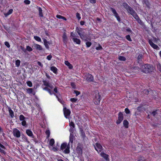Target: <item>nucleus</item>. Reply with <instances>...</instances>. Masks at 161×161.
<instances>
[{
    "label": "nucleus",
    "instance_id": "obj_49",
    "mask_svg": "<svg viewBox=\"0 0 161 161\" xmlns=\"http://www.w3.org/2000/svg\"><path fill=\"white\" fill-rule=\"evenodd\" d=\"M143 92L144 94H148L149 92V91H148V90L145 89L143 91Z\"/></svg>",
    "mask_w": 161,
    "mask_h": 161
},
{
    "label": "nucleus",
    "instance_id": "obj_7",
    "mask_svg": "<svg viewBox=\"0 0 161 161\" xmlns=\"http://www.w3.org/2000/svg\"><path fill=\"white\" fill-rule=\"evenodd\" d=\"M13 132V135L15 136L18 138L20 137V133L19 131L17 129H14Z\"/></svg>",
    "mask_w": 161,
    "mask_h": 161
},
{
    "label": "nucleus",
    "instance_id": "obj_17",
    "mask_svg": "<svg viewBox=\"0 0 161 161\" xmlns=\"http://www.w3.org/2000/svg\"><path fill=\"white\" fill-rule=\"evenodd\" d=\"M43 90L47 91L50 95L53 94V92L48 88V86H46L43 88Z\"/></svg>",
    "mask_w": 161,
    "mask_h": 161
},
{
    "label": "nucleus",
    "instance_id": "obj_19",
    "mask_svg": "<svg viewBox=\"0 0 161 161\" xmlns=\"http://www.w3.org/2000/svg\"><path fill=\"white\" fill-rule=\"evenodd\" d=\"M128 12L131 15L133 13H134L136 12L131 7H130L127 10Z\"/></svg>",
    "mask_w": 161,
    "mask_h": 161
},
{
    "label": "nucleus",
    "instance_id": "obj_34",
    "mask_svg": "<svg viewBox=\"0 0 161 161\" xmlns=\"http://www.w3.org/2000/svg\"><path fill=\"white\" fill-rule=\"evenodd\" d=\"M54 143V140L53 139H51L50 140V142H49L50 145L51 146H53Z\"/></svg>",
    "mask_w": 161,
    "mask_h": 161
},
{
    "label": "nucleus",
    "instance_id": "obj_42",
    "mask_svg": "<svg viewBox=\"0 0 161 161\" xmlns=\"http://www.w3.org/2000/svg\"><path fill=\"white\" fill-rule=\"evenodd\" d=\"M25 117L23 116V115L21 114L19 116V119L21 120H25Z\"/></svg>",
    "mask_w": 161,
    "mask_h": 161
},
{
    "label": "nucleus",
    "instance_id": "obj_64",
    "mask_svg": "<svg viewBox=\"0 0 161 161\" xmlns=\"http://www.w3.org/2000/svg\"><path fill=\"white\" fill-rule=\"evenodd\" d=\"M80 36L81 39H85V36L84 35L81 34Z\"/></svg>",
    "mask_w": 161,
    "mask_h": 161
},
{
    "label": "nucleus",
    "instance_id": "obj_40",
    "mask_svg": "<svg viewBox=\"0 0 161 161\" xmlns=\"http://www.w3.org/2000/svg\"><path fill=\"white\" fill-rule=\"evenodd\" d=\"M110 9L114 15L117 13L116 10L113 8L111 7Z\"/></svg>",
    "mask_w": 161,
    "mask_h": 161
},
{
    "label": "nucleus",
    "instance_id": "obj_45",
    "mask_svg": "<svg viewBox=\"0 0 161 161\" xmlns=\"http://www.w3.org/2000/svg\"><path fill=\"white\" fill-rule=\"evenodd\" d=\"M20 49L24 52L26 53V49L25 48L21 46H20Z\"/></svg>",
    "mask_w": 161,
    "mask_h": 161
},
{
    "label": "nucleus",
    "instance_id": "obj_58",
    "mask_svg": "<svg viewBox=\"0 0 161 161\" xmlns=\"http://www.w3.org/2000/svg\"><path fill=\"white\" fill-rule=\"evenodd\" d=\"M24 2L26 4H29L30 3V1L29 0H25Z\"/></svg>",
    "mask_w": 161,
    "mask_h": 161
},
{
    "label": "nucleus",
    "instance_id": "obj_43",
    "mask_svg": "<svg viewBox=\"0 0 161 161\" xmlns=\"http://www.w3.org/2000/svg\"><path fill=\"white\" fill-rule=\"evenodd\" d=\"M26 49L29 52H31L32 50V48L29 46H28L26 47Z\"/></svg>",
    "mask_w": 161,
    "mask_h": 161
},
{
    "label": "nucleus",
    "instance_id": "obj_48",
    "mask_svg": "<svg viewBox=\"0 0 161 161\" xmlns=\"http://www.w3.org/2000/svg\"><path fill=\"white\" fill-rule=\"evenodd\" d=\"M76 31L78 34L79 35H80L81 34L80 33L81 31L78 28V27H77L76 28Z\"/></svg>",
    "mask_w": 161,
    "mask_h": 161
},
{
    "label": "nucleus",
    "instance_id": "obj_2",
    "mask_svg": "<svg viewBox=\"0 0 161 161\" xmlns=\"http://www.w3.org/2000/svg\"><path fill=\"white\" fill-rule=\"evenodd\" d=\"M69 143L68 145L66 143H64L61 145L60 149L65 154H68L69 153Z\"/></svg>",
    "mask_w": 161,
    "mask_h": 161
},
{
    "label": "nucleus",
    "instance_id": "obj_11",
    "mask_svg": "<svg viewBox=\"0 0 161 161\" xmlns=\"http://www.w3.org/2000/svg\"><path fill=\"white\" fill-rule=\"evenodd\" d=\"M76 151L77 153L80 154H81L82 153V146L79 144L76 148Z\"/></svg>",
    "mask_w": 161,
    "mask_h": 161
},
{
    "label": "nucleus",
    "instance_id": "obj_30",
    "mask_svg": "<svg viewBox=\"0 0 161 161\" xmlns=\"http://www.w3.org/2000/svg\"><path fill=\"white\" fill-rule=\"evenodd\" d=\"M157 111V110L154 111L151 113V114H152L154 117H155L158 114Z\"/></svg>",
    "mask_w": 161,
    "mask_h": 161
},
{
    "label": "nucleus",
    "instance_id": "obj_57",
    "mask_svg": "<svg viewBox=\"0 0 161 161\" xmlns=\"http://www.w3.org/2000/svg\"><path fill=\"white\" fill-rule=\"evenodd\" d=\"M46 135H47V138L49 136L50 132L49 130H46Z\"/></svg>",
    "mask_w": 161,
    "mask_h": 161
},
{
    "label": "nucleus",
    "instance_id": "obj_47",
    "mask_svg": "<svg viewBox=\"0 0 161 161\" xmlns=\"http://www.w3.org/2000/svg\"><path fill=\"white\" fill-rule=\"evenodd\" d=\"M96 49L97 50H101L103 49L102 47L100 45H99V46L96 47Z\"/></svg>",
    "mask_w": 161,
    "mask_h": 161
},
{
    "label": "nucleus",
    "instance_id": "obj_53",
    "mask_svg": "<svg viewBox=\"0 0 161 161\" xmlns=\"http://www.w3.org/2000/svg\"><path fill=\"white\" fill-rule=\"evenodd\" d=\"M86 44L87 47H90L92 45V43L91 42H87L86 43Z\"/></svg>",
    "mask_w": 161,
    "mask_h": 161
},
{
    "label": "nucleus",
    "instance_id": "obj_51",
    "mask_svg": "<svg viewBox=\"0 0 161 161\" xmlns=\"http://www.w3.org/2000/svg\"><path fill=\"white\" fill-rule=\"evenodd\" d=\"M80 15L79 13H77L76 14V17L78 18V20H80L81 18V17L80 16Z\"/></svg>",
    "mask_w": 161,
    "mask_h": 161
},
{
    "label": "nucleus",
    "instance_id": "obj_8",
    "mask_svg": "<svg viewBox=\"0 0 161 161\" xmlns=\"http://www.w3.org/2000/svg\"><path fill=\"white\" fill-rule=\"evenodd\" d=\"M64 111L65 117L66 118H68V116L70 115V111L69 109H67L66 107L64 108Z\"/></svg>",
    "mask_w": 161,
    "mask_h": 161
},
{
    "label": "nucleus",
    "instance_id": "obj_10",
    "mask_svg": "<svg viewBox=\"0 0 161 161\" xmlns=\"http://www.w3.org/2000/svg\"><path fill=\"white\" fill-rule=\"evenodd\" d=\"M42 82L43 85L44 86H48L51 89H52L53 88V86L51 84H50L49 81H47L45 80H44L42 81Z\"/></svg>",
    "mask_w": 161,
    "mask_h": 161
},
{
    "label": "nucleus",
    "instance_id": "obj_27",
    "mask_svg": "<svg viewBox=\"0 0 161 161\" xmlns=\"http://www.w3.org/2000/svg\"><path fill=\"white\" fill-rule=\"evenodd\" d=\"M123 6L127 10L130 7L126 3H123Z\"/></svg>",
    "mask_w": 161,
    "mask_h": 161
},
{
    "label": "nucleus",
    "instance_id": "obj_33",
    "mask_svg": "<svg viewBox=\"0 0 161 161\" xmlns=\"http://www.w3.org/2000/svg\"><path fill=\"white\" fill-rule=\"evenodd\" d=\"M13 12L12 9H10L8 11L6 14H5V16H7L9 14H10L12 13Z\"/></svg>",
    "mask_w": 161,
    "mask_h": 161
},
{
    "label": "nucleus",
    "instance_id": "obj_63",
    "mask_svg": "<svg viewBox=\"0 0 161 161\" xmlns=\"http://www.w3.org/2000/svg\"><path fill=\"white\" fill-rule=\"evenodd\" d=\"M157 67L158 69L161 72V65L160 64H158L157 65Z\"/></svg>",
    "mask_w": 161,
    "mask_h": 161
},
{
    "label": "nucleus",
    "instance_id": "obj_20",
    "mask_svg": "<svg viewBox=\"0 0 161 161\" xmlns=\"http://www.w3.org/2000/svg\"><path fill=\"white\" fill-rule=\"evenodd\" d=\"M143 3L146 4L147 6L149 8L150 7V4L148 0H143Z\"/></svg>",
    "mask_w": 161,
    "mask_h": 161
},
{
    "label": "nucleus",
    "instance_id": "obj_25",
    "mask_svg": "<svg viewBox=\"0 0 161 161\" xmlns=\"http://www.w3.org/2000/svg\"><path fill=\"white\" fill-rule=\"evenodd\" d=\"M74 136L72 133H70L69 136V141L71 143H72L73 141Z\"/></svg>",
    "mask_w": 161,
    "mask_h": 161
},
{
    "label": "nucleus",
    "instance_id": "obj_21",
    "mask_svg": "<svg viewBox=\"0 0 161 161\" xmlns=\"http://www.w3.org/2000/svg\"><path fill=\"white\" fill-rule=\"evenodd\" d=\"M51 70L55 74H57V69L54 66L51 67Z\"/></svg>",
    "mask_w": 161,
    "mask_h": 161
},
{
    "label": "nucleus",
    "instance_id": "obj_36",
    "mask_svg": "<svg viewBox=\"0 0 161 161\" xmlns=\"http://www.w3.org/2000/svg\"><path fill=\"white\" fill-rule=\"evenodd\" d=\"M117 18V20L119 21L120 22V17L118 15V14L117 13L116 14H115L114 15Z\"/></svg>",
    "mask_w": 161,
    "mask_h": 161
},
{
    "label": "nucleus",
    "instance_id": "obj_3",
    "mask_svg": "<svg viewBox=\"0 0 161 161\" xmlns=\"http://www.w3.org/2000/svg\"><path fill=\"white\" fill-rule=\"evenodd\" d=\"M94 97L93 100L96 104H99L101 100V96L98 92H96L94 93Z\"/></svg>",
    "mask_w": 161,
    "mask_h": 161
},
{
    "label": "nucleus",
    "instance_id": "obj_24",
    "mask_svg": "<svg viewBox=\"0 0 161 161\" xmlns=\"http://www.w3.org/2000/svg\"><path fill=\"white\" fill-rule=\"evenodd\" d=\"M129 124V123L127 120H125L123 121V125L126 128H128V125Z\"/></svg>",
    "mask_w": 161,
    "mask_h": 161
},
{
    "label": "nucleus",
    "instance_id": "obj_41",
    "mask_svg": "<svg viewBox=\"0 0 161 161\" xmlns=\"http://www.w3.org/2000/svg\"><path fill=\"white\" fill-rule=\"evenodd\" d=\"M20 61L19 60H17L16 61L15 64L17 66L19 67L20 64Z\"/></svg>",
    "mask_w": 161,
    "mask_h": 161
},
{
    "label": "nucleus",
    "instance_id": "obj_18",
    "mask_svg": "<svg viewBox=\"0 0 161 161\" xmlns=\"http://www.w3.org/2000/svg\"><path fill=\"white\" fill-rule=\"evenodd\" d=\"M44 44L46 47L48 49L49 48V47L48 45V43H49V42L47 41V40L46 39H44L43 40Z\"/></svg>",
    "mask_w": 161,
    "mask_h": 161
},
{
    "label": "nucleus",
    "instance_id": "obj_5",
    "mask_svg": "<svg viewBox=\"0 0 161 161\" xmlns=\"http://www.w3.org/2000/svg\"><path fill=\"white\" fill-rule=\"evenodd\" d=\"M95 146L94 145L95 150L98 152H100L102 149L103 147L101 144L99 143H96L95 144Z\"/></svg>",
    "mask_w": 161,
    "mask_h": 161
},
{
    "label": "nucleus",
    "instance_id": "obj_12",
    "mask_svg": "<svg viewBox=\"0 0 161 161\" xmlns=\"http://www.w3.org/2000/svg\"><path fill=\"white\" fill-rule=\"evenodd\" d=\"M63 42L64 43L65 45L66 44V43L67 42V37L66 35V33H64L63 35Z\"/></svg>",
    "mask_w": 161,
    "mask_h": 161
},
{
    "label": "nucleus",
    "instance_id": "obj_35",
    "mask_svg": "<svg viewBox=\"0 0 161 161\" xmlns=\"http://www.w3.org/2000/svg\"><path fill=\"white\" fill-rule=\"evenodd\" d=\"M53 92V93H55V94H56V93H57L58 94H57L58 95V94L59 95H60V94H59V92H58L57 87H55V88H54V90H53V92Z\"/></svg>",
    "mask_w": 161,
    "mask_h": 161
},
{
    "label": "nucleus",
    "instance_id": "obj_44",
    "mask_svg": "<svg viewBox=\"0 0 161 161\" xmlns=\"http://www.w3.org/2000/svg\"><path fill=\"white\" fill-rule=\"evenodd\" d=\"M80 131L81 136L83 137H84L85 136V135L84 131L83 130L81 129Z\"/></svg>",
    "mask_w": 161,
    "mask_h": 161
},
{
    "label": "nucleus",
    "instance_id": "obj_13",
    "mask_svg": "<svg viewBox=\"0 0 161 161\" xmlns=\"http://www.w3.org/2000/svg\"><path fill=\"white\" fill-rule=\"evenodd\" d=\"M142 54H139L137 57V63L140 64V65H141L142 63Z\"/></svg>",
    "mask_w": 161,
    "mask_h": 161
},
{
    "label": "nucleus",
    "instance_id": "obj_16",
    "mask_svg": "<svg viewBox=\"0 0 161 161\" xmlns=\"http://www.w3.org/2000/svg\"><path fill=\"white\" fill-rule=\"evenodd\" d=\"M26 133L27 134L30 136L32 137L33 138V134L32 133V132L31 131V130H26Z\"/></svg>",
    "mask_w": 161,
    "mask_h": 161
},
{
    "label": "nucleus",
    "instance_id": "obj_4",
    "mask_svg": "<svg viewBox=\"0 0 161 161\" xmlns=\"http://www.w3.org/2000/svg\"><path fill=\"white\" fill-rule=\"evenodd\" d=\"M85 77L86 78V80L88 82L92 81L93 80V77L92 75L89 73H86L85 74Z\"/></svg>",
    "mask_w": 161,
    "mask_h": 161
},
{
    "label": "nucleus",
    "instance_id": "obj_22",
    "mask_svg": "<svg viewBox=\"0 0 161 161\" xmlns=\"http://www.w3.org/2000/svg\"><path fill=\"white\" fill-rule=\"evenodd\" d=\"M65 64L69 67V68L72 69L73 68V66L72 65L67 61H65Z\"/></svg>",
    "mask_w": 161,
    "mask_h": 161
},
{
    "label": "nucleus",
    "instance_id": "obj_26",
    "mask_svg": "<svg viewBox=\"0 0 161 161\" xmlns=\"http://www.w3.org/2000/svg\"><path fill=\"white\" fill-rule=\"evenodd\" d=\"M8 109L9 114L12 117V118H13L14 116V112L10 108H9Z\"/></svg>",
    "mask_w": 161,
    "mask_h": 161
},
{
    "label": "nucleus",
    "instance_id": "obj_23",
    "mask_svg": "<svg viewBox=\"0 0 161 161\" xmlns=\"http://www.w3.org/2000/svg\"><path fill=\"white\" fill-rule=\"evenodd\" d=\"M72 39L74 42H76L77 44H80V39L75 38H73Z\"/></svg>",
    "mask_w": 161,
    "mask_h": 161
},
{
    "label": "nucleus",
    "instance_id": "obj_62",
    "mask_svg": "<svg viewBox=\"0 0 161 161\" xmlns=\"http://www.w3.org/2000/svg\"><path fill=\"white\" fill-rule=\"evenodd\" d=\"M136 20H137L138 23H139L140 25L142 24V22L141 20L139 19V18H138V19H136Z\"/></svg>",
    "mask_w": 161,
    "mask_h": 161
},
{
    "label": "nucleus",
    "instance_id": "obj_55",
    "mask_svg": "<svg viewBox=\"0 0 161 161\" xmlns=\"http://www.w3.org/2000/svg\"><path fill=\"white\" fill-rule=\"evenodd\" d=\"M125 112L127 114H129L130 113V111L128 108H125Z\"/></svg>",
    "mask_w": 161,
    "mask_h": 161
},
{
    "label": "nucleus",
    "instance_id": "obj_52",
    "mask_svg": "<svg viewBox=\"0 0 161 161\" xmlns=\"http://www.w3.org/2000/svg\"><path fill=\"white\" fill-rule=\"evenodd\" d=\"M27 84L30 87H31L32 86V83L30 81H28L27 82Z\"/></svg>",
    "mask_w": 161,
    "mask_h": 161
},
{
    "label": "nucleus",
    "instance_id": "obj_29",
    "mask_svg": "<svg viewBox=\"0 0 161 161\" xmlns=\"http://www.w3.org/2000/svg\"><path fill=\"white\" fill-rule=\"evenodd\" d=\"M56 17L58 19H62L64 20H67L66 19L65 17H64L63 16H61L60 15H58L56 16Z\"/></svg>",
    "mask_w": 161,
    "mask_h": 161
},
{
    "label": "nucleus",
    "instance_id": "obj_1",
    "mask_svg": "<svg viewBox=\"0 0 161 161\" xmlns=\"http://www.w3.org/2000/svg\"><path fill=\"white\" fill-rule=\"evenodd\" d=\"M153 68L148 64H142L140 65V69L145 73H148L152 72Z\"/></svg>",
    "mask_w": 161,
    "mask_h": 161
},
{
    "label": "nucleus",
    "instance_id": "obj_31",
    "mask_svg": "<svg viewBox=\"0 0 161 161\" xmlns=\"http://www.w3.org/2000/svg\"><path fill=\"white\" fill-rule=\"evenodd\" d=\"M132 15L134 17V18L136 19H138V18H139L138 16L136 14V12L134 13H133Z\"/></svg>",
    "mask_w": 161,
    "mask_h": 161
},
{
    "label": "nucleus",
    "instance_id": "obj_14",
    "mask_svg": "<svg viewBox=\"0 0 161 161\" xmlns=\"http://www.w3.org/2000/svg\"><path fill=\"white\" fill-rule=\"evenodd\" d=\"M34 47L37 50H42V46L38 44H35L34 45Z\"/></svg>",
    "mask_w": 161,
    "mask_h": 161
},
{
    "label": "nucleus",
    "instance_id": "obj_46",
    "mask_svg": "<svg viewBox=\"0 0 161 161\" xmlns=\"http://www.w3.org/2000/svg\"><path fill=\"white\" fill-rule=\"evenodd\" d=\"M53 94L56 96V97H57L58 101L61 103H62V101L61 99H60L58 97V95L57 94H55L54 93H53Z\"/></svg>",
    "mask_w": 161,
    "mask_h": 161
},
{
    "label": "nucleus",
    "instance_id": "obj_56",
    "mask_svg": "<svg viewBox=\"0 0 161 161\" xmlns=\"http://www.w3.org/2000/svg\"><path fill=\"white\" fill-rule=\"evenodd\" d=\"M69 125L71 127H72L73 128H75V125L74 123L73 122H71L69 124Z\"/></svg>",
    "mask_w": 161,
    "mask_h": 161
},
{
    "label": "nucleus",
    "instance_id": "obj_50",
    "mask_svg": "<svg viewBox=\"0 0 161 161\" xmlns=\"http://www.w3.org/2000/svg\"><path fill=\"white\" fill-rule=\"evenodd\" d=\"M126 38L127 40L130 41H131L132 40L130 37V36L129 35H128L126 36Z\"/></svg>",
    "mask_w": 161,
    "mask_h": 161
},
{
    "label": "nucleus",
    "instance_id": "obj_6",
    "mask_svg": "<svg viewBox=\"0 0 161 161\" xmlns=\"http://www.w3.org/2000/svg\"><path fill=\"white\" fill-rule=\"evenodd\" d=\"M118 115V119L116 121V123L117 124H119L123 120V114L121 112L119 113Z\"/></svg>",
    "mask_w": 161,
    "mask_h": 161
},
{
    "label": "nucleus",
    "instance_id": "obj_15",
    "mask_svg": "<svg viewBox=\"0 0 161 161\" xmlns=\"http://www.w3.org/2000/svg\"><path fill=\"white\" fill-rule=\"evenodd\" d=\"M100 155L106 160L108 159V155L105 154L103 152H102L100 153Z\"/></svg>",
    "mask_w": 161,
    "mask_h": 161
},
{
    "label": "nucleus",
    "instance_id": "obj_61",
    "mask_svg": "<svg viewBox=\"0 0 161 161\" xmlns=\"http://www.w3.org/2000/svg\"><path fill=\"white\" fill-rule=\"evenodd\" d=\"M77 99L75 98H71L70 99V101L73 102H75Z\"/></svg>",
    "mask_w": 161,
    "mask_h": 161
},
{
    "label": "nucleus",
    "instance_id": "obj_28",
    "mask_svg": "<svg viewBox=\"0 0 161 161\" xmlns=\"http://www.w3.org/2000/svg\"><path fill=\"white\" fill-rule=\"evenodd\" d=\"M38 10L39 11V15L40 17H42L43 16V14L42 13V10L41 8L39 7L38 8Z\"/></svg>",
    "mask_w": 161,
    "mask_h": 161
},
{
    "label": "nucleus",
    "instance_id": "obj_39",
    "mask_svg": "<svg viewBox=\"0 0 161 161\" xmlns=\"http://www.w3.org/2000/svg\"><path fill=\"white\" fill-rule=\"evenodd\" d=\"M34 38L38 42H41V38L38 36H35Z\"/></svg>",
    "mask_w": 161,
    "mask_h": 161
},
{
    "label": "nucleus",
    "instance_id": "obj_38",
    "mask_svg": "<svg viewBox=\"0 0 161 161\" xmlns=\"http://www.w3.org/2000/svg\"><path fill=\"white\" fill-rule=\"evenodd\" d=\"M27 92L29 94L32 93L33 92V89L32 88H28L27 89Z\"/></svg>",
    "mask_w": 161,
    "mask_h": 161
},
{
    "label": "nucleus",
    "instance_id": "obj_37",
    "mask_svg": "<svg viewBox=\"0 0 161 161\" xmlns=\"http://www.w3.org/2000/svg\"><path fill=\"white\" fill-rule=\"evenodd\" d=\"M137 161H146V160L143 157H140L138 158Z\"/></svg>",
    "mask_w": 161,
    "mask_h": 161
},
{
    "label": "nucleus",
    "instance_id": "obj_32",
    "mask_svg": "<svg viewBox=\"0 0 161 161\" xmlns=\"http://www.w3.org/2000/svg\"><path fill=\"white\" fill-rule=\"evenodd\" d=\"M118 58L121 61H125L126 60L125 58L123 56H119Z\"/></svg>",
    "mask_w": 161,
    "mask_h": 161
},
{
    "label": "nucleus",
    "instance_id": "obj_59",
    "mask_svg": "<svg viewBox=\"0 0 161 161\" xmlns=\"http://www.w3.org/2000/svg\"><path fill=\"white\" fill-rule=\"evenodd\" d=\"M5 45L8 48L9 47H10V45L9 43L7 42H5Z\"/></svg>",
    "mask_w": 161,
    "mask_h": 161
},
{
    "label": "nucleus",
    "instance_id": "obj_54",
    "mask_svg": "<svg viewBox=\"0 0 161 161\" xmlns=\"http://www.w3.org/2000/svg\"><path fill=\"white\" fill-rule=\"evenodd\" d=\"M132 69V70H139V69H140V68H139L138 66H135L133 67Z\"/></svg>",
    "mask_w": 161,
    "mask_h": 161
},
{
    "label": "nucleus",
    "instance_id": "obj_60",
    "mask_svg": "<svg viewBox=\"0 0 161 161\" xmlns=\"http://www.w3.org/2000/svg\"><path fill=\"white\" fill-rule=\"evenodd\" d=\"M52 56L50 54L47 57V58L49 60H50L52 58Z\"/></svg>",
    "mask_w": 161,
    "mask_h": 161
},
{
    "label": "nucleus",
    "instance_id": "obj_9",
    "mask_svg": "<svg viewBox=\"0 0 161 161\" xmlns=\"http://www.w3.org/2000/svg\"><path fill=\"white\" fill-rule=\"evenodd\" d=\"M149 43L151 46L153 48L158 50L159 49V48L156 44H154L151 40H149Z\"/></svg>",
    "mask_w": 161,
    "mask_h": 161
}]
</instances>
